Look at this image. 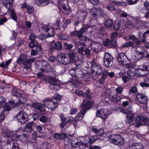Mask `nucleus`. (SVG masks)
I'll return each instance as SVG.
<instances>
[{"mask_svg":"<svg viewBox=\"0 0 149 149\" xmlns=\"http://www.w3.org/2000/svg\"><path fill=\"white\" fill-rule=\"evenodd\" d=\"M63 118L65 119V121L67 123H70L72 122L73 123L75 122H74V118L72 117H69L67 118H65L64 116Z\"/></svg>","mask_w":149,"mask_h":149,"instance_id":"46","label":"nucleus"},{"mask_svg":"<svg viewBox=\"0 0 149 149\" xmlns=\"http://www.w3.org/2000/svg\"><path fill=\"white\" fill-rule=\"evenodd\" d=\"M62 48V44L59 41L55 42L54 41H53L51 42L49 46V50L52 52L54 51L55 49L61 50Z\"/></svg>","mask_w":149,"mask_h":149,"instance_id":"21","label":"nucleus"},{"mask_svg":"<svg viewBox=\"0 0 149 149\" xmlns=\"http://www.w3.org/2000/svg\"><path fill=\"white\" fill-rule=\"evenodd\" d=\"M77 59V55L73 52L67 54H61L57 57V61L60 63L68 65L71 63L76 62Z\"/></svg>","mask_w":149,"mask_h":149,"instance_id":"3","label":"nucleus"},{"mask_svg":"<svg viewBox=\"0 0 149 149\" xmlns=\"http://www.w3.org/2000/svg\"><path fill=\"white\" fill-rule=\"evenodd\" d=\"M149 2L147 1L144 2V7L143 8V12H147L149 10Z\"/></svg>","mask_w":149,"mask_h":149,"instance_id":"40","label":"nucleus"},{"mask_svg":"<svg viewBox=\"0 0 149 149\" xmlns=\"http://www.w3.org/2000/svg\"><path fill=\"white\" fill-rule=\"evenodd\" d=\"M71 138L73 140L72 141H69V143L72 147L82 149L87 147L89 139L88 136H83L79 138Z\"/></svg>","mask_w":149,"mask_h":149,"instance_id":"4","label":"nucleus"},{"mask_svg":"<svg viewBox=\"0 0 149 149\" xmlns=\"http://www.w3.org/2000/svg\"><path fill=\"white\" fill-rule=\"evenodd\" d=\"M11 61V60L10 59L6 61L5 63L3 62L0 64V66L4 68H6L10 63Z\"/></svg>","mask_w":149,"mask_h":149,"instance_id":"45","label":"nucleus"},{"mask_svg":"<svg viewBox=\"0 0 149 149\" xmlns=\"http://www.w3.org/2000/svg\"><path fill=\"white\" fill-rule=\"evenodd\" d=\"M44 136L43 135L38 136L37 135V133L36 132H34L32 134V138L33 139L36 140V139L37 137H44Z\"/></svg>","mask_w":149,"mask_h":149,"instance_id":"55","label":"nucleus"},{"mask_svg":"<svg viewBox=\"0 0 149 149\" xmlns=\"http://www.w3.org/2000/svg\"><path fill=\"white\" fill-rule=\"evenodd\" d=\"M113 58L108 53L104 54L103 64L106 67L111 66L112 64Z\"/></svg>","mask_w":149,"mask_h":149,"instance_id":"20","label":"nucleus"},{"mask_svg":"<svg viewBox=\"0 0 149 149\" xmlns=\"http://www.w3.org/2000/svg\"><path fill=\"white\" fill-rule=\"evenodd\" d=\"M107 8L109 10L113 11L116 10L115 7L112 3L109 4L107 7Z\"/></svg>","mask_w":149,"mask_h":149,"instance_id":"51","label":"nucleus"},{"mask_svg":"<svg viewBox=\"0 0 149 149\" xmlns=\"http://www.w3.org/2000/svg\"><path fill=\"white\" fill-rule=\"evenodd\" d=\"M87 103H88V102L87 100H85L84 101L83 103L81 104L82 110L75 116L74 119V122H76L82 119L87 110L90 108L91 106L93 104V103L92 102L89 101V104H88Z\"/></svg>","mask_w":149,"mask_h":149,"instance_id":"5","label":"nucleus"},{"mask_svg":"<svg viewBox=\"0 0 149 149\" xmlns=\"http://www.w3.org/2000/svg\"><path fill=\"white\" fill-rule=\"evenodd\" d=\"M120 26V24L118 20H116L115 22L113 28L114 30L116 31L118 30Z\"/></svg>","mask_w":149,"mask_h":149,"instance_id":"44","label":"nucleus"},{"mask_svg":"<svg viewBox=\"0 0 149 149\" xmlns=\"http://www.w3.org/2000/svg\"><path fill=\"white\" fill-rule=\"evenodd\" d=\"M120 111L122 113L127 114V118L126 122L129 123L130 125H132L133 124V117L134 115L133 114L132 109L130 107L129 110L127 109L126 110L121 109Z\"/></svg>","mask_w":149,"mask_h":149,"instance_id":"10","label":"nucleus"},{"mask_svg":"<svg viewBox=\"0 0 149 149\" xmlns=\"http://www.w3.org/2000/svg\"><path fill=\"white\" fill-rule=\"evenodd\" d=\"M113 24V21L109 19H107L104 23L105 26L108 28L111 27Z\"/></svg>","mask_w":149,"mask_h":149,"instance_id":"39","label":"nucleus"},{"mask_svg":"<svg viewBox=\"0 0 149 149\" xmlns=\"http://www.w3.org/2000/svg\"><path fill=\"white\" fill-rule=\"evenodd\" d=\"M143 146L141 143H135L130 147V149H143Z\"/></svg>","mask_w":149,"mask_h":149,"instance_id":"32","label":"nucleus"},{"mask_svg":"<svg viewBox=\"0 0 149 149\" xmlns=\"http://www.w3.org/2000/svg\"><path fill=\"white\" fill-rule=\"evenodd\" d=\"M90 27V26H88L87 25H84L80 31H79V38H80L79 39L80 40L84 41L86 42L89 45V47H94V48H92L93 50L95 52H97V49L102 48L101 44L93 41L91 39H88L85 36H82V34L87 31V29Z\"/></svg>","mask_w":149,"mask_h":149,"instance_id":"2","label":"nucleus"},{"mask_svg":"<svg viewBox=\"0 0 149 149\" xmlns=\"http://www.w3.org/2000/svg\"><path fill=\"white\" fill-rule=\"evenodd\" d=\"M60 21L59 20H57L56 22L54 23L52 25V28L53 29H57L58 28L60 24Z\"/></svg>","mask_w":149,"mask_h":149,"instance_id":"43","label":"nucleus"},{"mask_svg":"<svg viewBox=\"0 0 149 149\" xmlns=\"http://www.w3.org/2000/svg\"><path fill=\"white\" fill-rule=\"evenodd\" d=\"M75 93L77 94L78 96H83L86 97V99L84 100H87V101L89 102V101L92 102L90 100H88V99H91L92 98L91 97H90L89 98L88 97V96L87 94L86 93H84L82 91L79 90V89H77L75 90ZM88 104H89V103H87Z\"/></svg>","mask_w":149,"mask_h":149,"instance_id":"29","label":"nucleus"},{"mask_svg":"<svg viewBox=\"0 0 149 149\" xmlns=\"http://www.w3.org/2000/svg\"><path fill=\"white\" fill-rule=\"evenodd\" d=\"M26 9H27L28 13H29L33 12L34 10L32 6H30L29 5L27 6Z\"/></svg>","mask_w":149,"mask_h":149,"instance_id":"64","label":"nucleus"},{"mask_svg":"<svg viewBox=\"0 0 149 149\" xmlns=\"http://www.w3.org/2000/svg\"><path fill=\"white\" fill-rule=\"evenodd\" d=\"M139 70H137V72H143L144 71H148V67L147 65H143L140 66L139 68Z\"/></svg>","mask_w":149,"mask_h":149,"instance_id":"42","label":"nucleus"},{"mask_svg":"<svg viewBox=\"0 0 149 149\" xmlns=\"http://www.w3.org/2000/svg\"><path fill=\"white\" fill-rule=\"evenodd\" d=\"M109 141L115 145L121 146L124 143V140L121 136L119 134H113L109 138Z\"/></svg>","mask_w":149,"mask_h":149,"instance_id":"9","label":"nucleus"},{"mask_svg":"<svg viewBox=\"0 0 149 149\" xmlns=\"http://www.w3.org/2000/svg\"><path fill=\"white\" fill-rule=\"evenodd\" d=\"M6 102V99L3 97H0V108L3 107L4 110L6 111H9L10 110H8L5 108L6 107H9L10 105V104H8L9 102L5 104Z\"/></svg>","mask_w":149,"mask_h":149,"instance_id":"30","label":"nucleus"},{"mask_svg":"<svg viewBox=\"0 0 149 149\" xmlns=\"http://www.w3.org/2000/svg\"><path fill=\"white\" fill-rule=\"evenodd\" d=\"M81 45L82 46V47L79 48L78 50V52L79 54L83 55L84 54V51L83 49V47L85 46V44L84 43L81 42Z\"/></svg>","mask_w":149,"mask_h":149,"instance_id":"47","label":"nucleus"},{"mask_svg":"<svg viewBox=\"0 0 149 149\" xmlns=\"http://www.w3.org/2000/svg\"><path fill=\"white\" fill-rule=\"evenodd\" d=\"M60 118L62 121V122L60 125V126L61 128H63L67 123H66L65 119L63 118L64 115L63 114H61L60 116Z\"/></svg>","mask_w":149,"mask_h":149,"instance_id":"41","label":"nucleus"},{"mask_svg":"<svg viewBox=\"0 0 149 149\" xmlns=\"http://www.w3.org/2000/svg\"><path fill=\"white\" fill-rule=\"evenodd\" d=\"M33 124L31 123H28L26 125L24 130L26 132H30L33 130Z\"/></svg>","mask_w":149,"mask_h":149,"instance_id":"34","label":"nucleus"},{"mask_svg":"<svg viewBox=\"0 0 149 149\" xmlns=\"http://www.w3.org/2000/svg\"><path fill=\"white\" fill-rule=\"evenodd\" d=\"M49 25H44L41 28L42 32L45 33V35L47 37H53L54 36V30L52 28H50Z\"/></svg>","mask_w":149,"mask_h":149,"instance_id":"18","label":"nucleus"},{"mask_svg":"<svg viewBox=\"0 0 149 149\" xmlns=\"http://www.w3.org/2000/svg\"><path fill=\"white\" fill-rule=\"evenodd\" d=\"M40 121L42 123L46 122L48 120L47 117L45 116H42L40 118Z\"/></svg>","mask_w":149,"mask_h":149,"instance_id":"57","label":"nucleus"},{"mask_svg":"<svg viewBox=\"0 0 149 149\" xmlns=\"http://www.w3.org/2000/svg\"><path fill=\"white\" fill-rule=\"evenodd\" d=\"M122 79L124 82L125 83L131 80V79L127 76H123L122 77Z\"/></svg>","mask_w":149,"mask_h":149,"instance_id":"59","label":"nucleus"},{"mask_svg":"<svg viewBox=\"0 0 149 149\" xmlns=\"http://www.w3.org/2000/svg\"><path fill=\"white\" fill-rule=\"evenodd\" d=\"M68 2L67 0H59L58 1V8L60 10L63 9L65 10L64 12L67 14H68V13L65 12V11L67 10V8L65 5Z\"/></svg>","mask_w":149,"mask_h":149,"instance_id":"27","label":"nucleus"},{"mask_svg":"<svg viewBox=\"0 0 149 149\" xmlns=\"http://www.w3.org/2000/svg\"><path fill=\"white\" fill-rule=\"evenodd\" d=\"M13 0H3L2 4L4 6L8 9V11L11 13L12 18L14 21H16L17 17L16 13L14 9H11L13 6Z\"/></svg>","mask_w":149,"mask_h":149,"instance_id":"7","label":"nucleus"},{"mask_svg":"<svg viewBox=\"0 0 149 149\" xmlns=\"http://www.w3.org/2000/svg\"><path fill=\"white\" fill-rule=\"evenodd\" d=\"M87 14V12L86 10H82L77 15V18L80 22L83 21L86 18Z\"/></svg>","mask_w":149,"mask_h":149,"instance_id":"28","label":"nucleus"},{"mask_svg":"<svg viewBox=\"0 0 149 149\" xmlns=\"http://www.w3.org/2000/svg\"><path fill=\"white\" fill-rule=\"evenodd\" d=\"M58 39L61 40H65L67 39L65 36L63 34H60L58 35Z\"/></svg>","mask_w":149,"mask_h":149,"instance_id":"63","label":"nucleus"},{"mask_svg":"<svg viewBox=\"0 0 149 149\" xmlns=\"http://www.w3.org/2000/svg\"><path fill=\"white\" fill-rule=\"evenodd\" d=\"M111 113V112L107 109H97L96 113V115L99 117L103 120H105L108 116Z\"/></svg>","mask_w":149,"mask_h":149,"instance_id":"11","label":"nucleus"},{"mask_svg":"<svg viewBox=\"0 0 149 149\" xmlns=\"http://www.w3.org/2000/svg\"><path fill=\"white\" fill-rule=\"evenodd\" d=\"M14 140L13 136L11 137L8 136H4L1 141V145L2 147H4L11 143Z\"/></svg>","mask_w":149,"mask_h":149,"instance_id":"22","label":"nucleus"},{"mask_svg":"<svg viewBox=\"0 0 149 149\" xmlns=\"http://www.w3.org/2000/svg\"><path fill=\"white\" fill-rule=\"evenodd\" d=\"M112 101L114 102H117L120 101L121 99L120 97L117 95H115L112 96L109 98Z\"/></svg>","mask_w":149,"mask_h":149,"instance_id":"37","label":"nucleus"},{"mask_svg":"<svg viewBox=\"0 0 149 149\" xmlns=\"http://www.w3.org/2000/svg\"><path fill=\"white\" fill-rule=\"evenodd\" d=\"M22 93V91L19 89L14 88L12 91V95L17 97H19Z\"/></svg>","mask_w":149,"mask_h":149,"instance_id":"35","label":"nucleus"},{"mask_svg":"<svg viewBox=\"0 0 149 149\" xmlns=\"http://www.w3.org/2000/svg\"><path fill=\"white\" fill-rule=\"evenodd\" d=\"M103 44L104 46L109 47H111V46L110 45V42L109 39H107L105 40L103 42Z\"/></svg>","mask_w":149,"mask_h":149,"instance_id":"49","label":"nucleus"},{"mask_svg":"<svg viewBox=\"0 0 149 149\" xmlns=\"http://www.w3.org/2000/svg\"><path fill=\"white\" fill-rule=\"evenodd\" d=\"M134 123H136V125L137 127H139L141 125H147V124H149V119L142 116H138L135 118Z\"/></svg>","mask_w":149,"mask_h":149,"instance_id":"12","label":"nucleus"},{"mask_svg":"<svg viewBox=\"0 0 149 149\" xmlns=\"http://www.w3.org/2000/svg\"><path fill=\"white\" fill-rule=\"evenodd\" d=\"M137 91V88L135 86H134L131 87V89L129 90V93H136Z\"/></svg>","mask_w":149,"mask_h":149,"instance_id":"61","label":"nucleus"},{"mask_svg":"<svg viewBox=\"0 0 149 149\" xmlns=\"http://www.w3.org/2000/svg\"><path fill=\"white\" fill-rule=\"evenodd\" d=\"M97 136H93L89 138V142L90 143H92L95 141L97 139Z\"/></svg>","mask_w":149,"mask_h":149,"instance_id":"48","label":"nucleus"},{"mask_svg":"<svg viewBox=\"0 0 149 149\" xmlns=\"http://www.w3.org/2000/svg\"><path fill=\"white\" fill-rule=\"evenodd\" d=\"M44 103L45 107L52 110H54L58 105V103L54 102L53 99L45 100L44 101Z\"/></svg>","mask_w":149,"mask_h":149,"instance_id":"14","label":"nucleus"},{"mask_svg":"<svg viewBox=\"0 0 149 149\" xmlns=\"http://www.w3.org/2000/svg\"><path fill=\"white\" fill-rule=\"evenodd\" d=\"M92 130L97 135L101 136L104 134V130L102 129L98 130L96 126H93L92 127Z\"/></svg>","mask_w":149,"mask_h":149,"instance_id":"31","label":"nucleus"},{"mask_svg":"<svg viewBox=\"0 0 149 149\" xmlns=\"http://www.w3.org/2000/svg\"><path fill=\"white\" fill-rule=\"evenodd\" d=\"M136 99L140 103L143 104L147 103L148 101L147 96L142 93L137 94L136 97Z\"/></svg>","mask_w":149,"mask_h":149,"instance_id":"23","label":"nucleus"},{"mask_svg":"<svg viewBox=\"0 0 149 149\" xmlns=\"http://www.w3.org/2000/svg\"><path fill=\"white\" fill-rule=\"evenodd\" d=\"M35 61V58H31L27 59L26 65L24 66V68L28 69L31 67V64Z\"/></svg>","mask_w":149,"mask_h":149,"instance_id":"33","label":"nucleus"},{"mask_svg":"<svg viewBox=\"0 0 149 149\" xmlns=\"http://www.w3.org/2000/svg\"><path fill=\"white\" fill-rule=\"evenodd\" d=\"M125 39L126 40H131L134 42L136 40V38L133 35L127 36L125 37Z\"/></svg>","mask_w":149,"mask_h":149,"instance_id":"50","label":"nucleus"},{"mask_svg":"<svg viewBox=\"0 0 149 149\" xmlns=\"http://www.w3.org/2000/svg\"><path fill=\"white\" fill-rule=\"evenodd\" d=\"M50 84L49 85L51 89L58 91L60 88V86L59 81L54 77L50 78Z\"/></svg>","mask_w":149,"mask_h":149,"instance_id":"17","label":"nucleus"},{"mask_svg":"<svg viewBox=\"0 0 149 149\" xmlns=\"http://www.w3.org/2000/svg\"><path fill=\"white\" fill-rule=\"evenodd\" d=\"M38 44V42L37 41H32L30 42L29 46L30 48H32L35 46H36Z\"/></svg>","mask_w":149,"mask_h":149,"instance_id":"54","label":"nucleus"},{"mask_svg":"<svg viewBox=\"0 0 149 149\" xmlns=\"http://www.w3.org/2000/svg\"><path fill=\"white\" fill-rule=\"evenodd\" d=\"M133 45V43L132 42H127L125 43H124L122 45V47H128L129 46H132Z\"/></svg>","mask_w":149,"mask_h":149,"instance_id":"56","label":"nucleus"},{"mask_svg":"<svg viewBox=\"0 0 149 149\" xmlns=\"http://www.w3.org/2000/svg\"><path fill=\"white\" fill-rule=\"evenodd\" d=\"M140 48L137 47L136 48L133 47L132 49V58L134 60L138 61L142 59L144 56V52L142 51H140Z\"/></svg>","mask_w":149,"mask_h":149,"instance_id":"8","label":"nucleus"},{"mask_svg":"<svg viewBox=\"0 0 149 149\" xmlns=\"http://www.w3.org/2000/svg\"><path fill=\"white\" fill-rule=\"evenodd\" d=\"M36 51L39 53V52H40L42 49V47L41 45H40L38 44L36 46Z\"/></svg>","mask_w":149,"mask_h":149,"instance_id":"60","label":"nucleus"},{"mask_svg":"<svg viewBox=\"0 0 149 149\" xmlns=\"http://www.w3.org/2000/svg\"><path fill=\"white\" fill-rule=\"evenodd\" d=\"M28 56L25 54H21L18 58L17 62L19 65L23 64L25 66L26 65L27 60Z\"/></svg>","mask_w":149,"mask_h":149,"instance_id":"24","label":"nucleus"},{"mask_svg":"<svg viewBox=\"0 0 149 149\" xmlns=\"http://www.w3.org/2000/svg\"><path fill=\"white\" fill-rule=\"evenodd\" d=\"M110 45L111 46V47H116L117 46L116 40L114 39L111 40L110 42Z\"/></svg>","mask_w":149,"mask_h":149,"instance_id":"62","label":"nucleus"},{"mask_svg":"<svg viewBox=\"0 0 149 149\" xmlns=\"http://www.w3.org/2000/svg\"><path fill=\"white\" fill-rule=\"evenodd\" d=\"M149 35V30L147 31L143 34V37L144 39L142 40H137L135 42L136 44H141L142 42H146L145 38Z\"/></svg>","mask_w":149,"mask_h":149,"instance_id":"36","label":"nucleus"},{"mask_svg":"<svg viewBox=\"0 0 149 149\" xmlns=\"http://www.w3.org/2000/svg\"><path fill=\"white\" fill-rule=\"evenodd\" d=\"M53 97L56 101L61 100L62 97V96L61 95L57 93L54 94Z\"/></svg>","mask_w":149,"mask_h":149,"instance_id":"53","label":"nucleus"},{"mask_svg":"<svg viewBox=\"0 0 149 149\" xmlns=\"http://www.w3.org/2000/svg\"><path fill=\"white\" fill-rule=\"evenodd\" d=\"M135 75V72H134V70H129L127 72V75L131 79L134 78Z\"/></svg>","mask_w":149,"mask_h":149,"instance_id":"38","label":"nucleus"},{"mask_svg":"<svg viewBox=\"0 0 149 149\" xmlns=\"http://www.w3.org/2000/svg\"><path fill=\"white\" fill-rule=\"evenodd\" d=\"M16 118L19 122L24 123L28 121V115L23 111H21L17 114Z\"/></svg>","mask_w":149,"mask_h":149,"instance_id":"15","label":"nucleus"},{"mask_svg":"<svg viewBox=\"0 0 149 149\" xmlns=\"http://www.w3.org/2000/svg\"><path fill=\"white\" fill-rule=\"evenodd\" d=\"M40 62L41 63L43 68L40 69L41 71L44 72L45 71L47 72H49L51 70L50 66L47 61L41 60Z\"/></svg>","mask_w":149,"mask_h":149,"instance_id":"25","label":"nucleus"},{"mask_svg":"<svg viewBox=\"0 0 149 149\" xmlns=\"http://www.w3.org/2000/svg\"><path fill=\"white\" fill-rule=\"evenodd\" d=\"M22 130H18L17 132L16 135L13 136L14 140H16L17 139L20 138V140L22 141H26L28 140L29 137V135L24 134L22 132Z\"/></svg>","mask_w":149,"mask_h":149,"instance_id":"16","label":"nucleus"},{"mask_svg":"<svg viewBox=\"0 0 149 149\" xmlns=\"http://www.w3.org/2000/svg\"><path fill=\"white\" fill-rule=\"evenodd\" d=\"M31 107L34 108L35 109L41 112L44 111L45 108L43 104L37 103H34L31 105Z\"/></svg>","mask_w":149,"mask_h":149,"instance_id":"26","label":"nucleus"},{"mask_svg":"<svg viewBox=\"0 0 149 149\" xmlns=\"http://www.w3.org/2000/svg\"><path fill=\"white\" fill-rule=\"evenodd\" d=\"M140 69L138 68L137 69H136L135 70L134 72H135V75L137 76H142L145 75V74H143V72H137V70H139Z\"/></svg>","mask_w":149,"mask_h":149,"instance_id":"52","label":"nucleus"},{"mask_svg":"<svg viewBox=\"0 0 149 149\" xmlns=\"http://www.w3.org/2000/svg\"><path fill=\"white\" fill-rule=\"evenodd\" d=\"M75 65V67L69 70L70 74L73 77L71 80V82L77 88H81L83 87V85L77 80L78 79L84 77V74L83 73L81 66L80 65L76 64Z\"/></svg>","mask_w":149,"mask_h":149,"instance_id":"1","label":"nucleus"},{"mask_svg":"<svg viewBox=\"0 0 149 149\" xmlns=\"http://www.w3.org/2000/svg\"><path fill=\"white\" fill-rule=\"evenodd\" d=\"M91 15L95 18L104 15V11L102 9L93 8L90 10Z\"/></svg>","mask_w":149,"mask_h":149,"instance_id":"19","label":"nucleus"},{"mask_svg":"<svg viewBox=\"0 0 149 149\" xmlns=\"http://www.w3.org/2000/svg\"><path fill=\"white\" fill-rule=\"evenodd\" d=\"M19 97L18 101L15 103L13 101H10L8 104H10L9 107H6V109L8 110H10L11 109L16 106L19 107L21 104H23L25 103L27 101V97L24 94L21 93V95Z\"/></svg>","mask_w":149,"mask_h":149,"instance_id":"6","label":"nucleus"},{"mask_svg":"<svg viewBox=\"0 0 149 149\" xmlns=\"http://www.w3.org/2000/svg\"><path fill=\"white\" fill-rule=\"evenodd\" d=\"M123 88L122 87L119 86L116 89V92L118 94H120L123 91Z\"/></svg>","mask_w":149,"mask_h":149,"instance_id":"58","label":"nucleus"},{"mask_svg":"<svg viewBox=\"0 0 149 149\" xmlns=\"http://www.w3.org/2000/svg\"><path fill=\"white\" fill-rule=\"evenodd\" d=\"M117 58L118 62L120 64L127 65L130 63L129 60L123 52L119 53Z\"/></svg>","mask_w":149,"mask_h":149,"instance_id":"13","label":"nucleus"}]
</instances>
